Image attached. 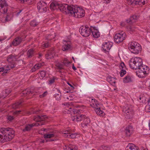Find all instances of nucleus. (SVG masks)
I'll list each match as a JSON object with an SVG mask.
<instances>
[{
    "label": "nucleus",
    "mask_w": 150,
    "mask_h": 150,
    "mask_svg": "<svg viewBox=\"0 0 150 150\" xmlns=\"http://www.w3.org/2000/svg\"><path fill=\"white\" fill-rule=\"evenodd\" d=\"M61 9H62L63 13L76 18H81L85 15L84 10L82 8L77 6L65 4Z\"/></svg>",
    "instance_id": "obj_1"
},
{
    "label": "nucleus",
    "mask_w": 150,
    "mask_h": 150,
    "mask_svg": "<svg viewBox=\"0 0 150 150\" xmlns=\"http://www.w3.org/2000/svg\"><path fill=\"white\" fill-rule=\"evenodd\" d=\"M0 138L1 142H5L11 140L14 136V131L11 128L8 127L0 129Z\"/></svg>",
    "instance_id": "obj_2"
},
{
    "label": "nucleus",
    "mask_w": 150,
    "mask_h": 150,
    "mask_svg": "<svg viewBox=\"0 0 150 150\" xmlns=\"http://www.w3.org/2000/svg\"><path fill=\"white\" fill-rule=\"evenodd\" d=\"M46 115H37L34 117V120L38 122V123H33L32 124L26 125L25 128L23 131L24 132L28 131L30 130L33 126H38L42 125L45 124L44 121L46 118Z\"/></svg>",
    "instance_id": "obj_3"
},
{
    "label": "nucleus",
    "mask_w": 150,
    "mask_h": 150,
    "mask_svg": "<svg viewBox=\"0 0 150 150\" xmlns=\"http://www.w3.org/2000/svg\"><path fill=\"white\" fill-rule=\"evenodd\" d=\"M142 64V59L139 57L132 58L129 61V66L133 69H138Z\"/></svg>",
    "instance_id": "obj_4"
},
{
    "label": "nucleus",
    "mask_w": 150,
    "mask_h": 150,
    "mask_svg": "<svg viewBox=\"0 0 150 150\" xmlns=\"http://www.w3.org/2000/svg\"><path fill=\"white\" fill-rule=\"evenodd\" d=\"M129 49L131 52L135 54L139 53L141 50L140 44L135 42H132L129 44Z\"/></svg>",
    "instance_id": "obj_5"
},
{
    "label": "nucleus",
    "mask_w": 150,
    "mask_h": 150,
    "mask_svg": "<svg viewBox=\"0 0 150 150\" xmlns=\"http://www.w3.org/2000/svg\"><path fill=\"white\" fill-rule=\"evenodd\" d=\"M137 75L139 78H143L145 74L149 73V68L147 66L142 64L137 69Z\"/></svg>",
    "instance_id": "obj_6"
},
{
    "label": "nucleus",
    "mask_w": 150,
    "mask_h": 150,
    "mask_svg": "<svg viewBox=\"0 0 150 150\" xmlns=\"http://www.w3.org/2000/svg\"><path fill=\"white\" fill-rule=\"evenodd\" d=\"M122 111L125 117L129 119L130 118L133 113V111L128 104L125 105L123 108Z\"/></svg>",
    "instance_id": "obj_7"
},
{
    "label": "nucleus",
    "mask_w": 150,
    "mask_h": 150,
    "mask_svg": "<svg viewBox=\"0 0 150 150\" xmlns=\"http://www.w3.org/2000/svg\"><path fill=\"white\" fill-rule=\"evenodd\" d=\"M91 28H90L88 26H82L80 27L79 32L80 34L83 37L89 36L91 33Z\"/></svg>",
    "instance_id": "obj_8"
},
{
    "label": "nucleus",
    "mask_w": 150,
    "mask_h": 150,
    "mask_svg": "<svg viewBox=\"0 0 150 150\" xmlns=\"http://www.w3.org/2000/svg\"><path fill=\"white\" fill-rule=\"evenodd\" d=\"M126 36L125 33L123 31H122L115 35L114 41L116 42L120 43L125 39Z\"/></svg>",
    "instance_id": "obj_9"
},
{
    "label": "nucleus",
    "mask_w": 150,
    "mask_h": 150,
    "mask_svg": "<svg viewBox=\"0 0 150 150\" xmlns=\"http://www.w3.org/2000/svg\"><path fill=\"white\" fill-rule=\"evenodd\" d=\"M37 8L39 12L45 13L48 8V3L44 1H40L37 4Z\"/></svg>",
    "instance_id": "obj_10"
},
{
    "label": "nucleus",
    "mask_w": 150,
    "mask_h": 150,
    "mask_svg": "<svg viewBox=\"0 0 150 150\" xmlns=\"http://www.w3.org/2000/svg\"><path fill=\"white\" fill-rule=\"evenodd\" d=\"M8 6V3L7 0H0V12L6 13Z\"/></svg>",
    "instance_id": "obj_11"
},
{
    "label": "nucleus",
    "mask_w": 150,
    "mask_h": 150,
    "mask_svg": "<svg viewBox=\"0 0 150 150\" xmlns=\"http://www.w3.org/2000/svg\"><path fill=\"white\" fill-rule=\"evenodd\" d=\"M64 5L59 3L56 1L52 2L50 4V9L52 10L59 9L62 12V9H61L63 7Z\"/></svg>",
    "instance_id": "obj_12"
},
{
    "label": "nucleus",
    "mask_w": 150,
    "mask_h": 150,
    "mask_svg": "<svg viewBox=\"0 0 150 150\" xmlns=\"http://www.w3.org/2000/svg\"><path fill=\"white\" fill-rule=\"evenodd\" d=\"M84 117L83 119V122L81 123V125L82 127L86 129L87 127L90 126V119L84 115Z\"/></svg>",
    "instance_id": "obj_13"
},
{
    "label": "nucleus",
    "mask_w": 150,
    "mask_h": 150,
    "mask_svg": "<svg viewBox=\"0 0 150 150\" xmlns=\"http://www.w3.org/2000/svg\"><path fill=\"white\" fill-rule=\"evenodd\" d=\"M112 46V43L109 42H105L102 45V48L105 52L108 54Z\"/></svg>",
    "instance_id": "obj_14"
},
{
    "label": "nucleus",
    "mask_w": 150,
    "mask_h": 150,
    "mask_svg": "<svg viewBox=\"0 0 150 150\" xmlns=\"http://www.w3.org/2000/svg\"><path fill=\"white\" fill-rule=\"evenodd\" d=\"M133 132V127L131 125H129L126 127L125 132L126 137H129L132 134Z\"/></svg>",
    "instance_id": "obj_15"
},
{
    "label": "nucleus",
    "mask_w": 150,
    "mask_h": 150,
    "mask_svg": "<svg viewBox=\"0 0 150 150\" xmlns=\"http://www.w3.org/2000/svg\"><path fill=\"white\" fill-rule=\"evenodd\" d=\"M78 134L76 133H71L69 131H65L63 133V136L65 137H68L70 138L74 139L76 138Z\"/></svg>",
    "instance_id": "obj_16"
},
{
    "label": "nucleus",
    "mask_w": 150,
    "mask_h": 150,
    "mask_svg": "<svg viewBox=\"0 0 150 150\" xmlns=\"http://www.w3.org/2000/svg\"><path fill=\"white\" fill-rule=\"evenodd\" d=\"M5 16H4V19H1V21L3 23L10 21L14 15L13 13H7L5 14Z\"/></svg>",
    "instance_id": "obj_17"
},
{
    "label": "nucleus",
    "mask_w": 150,
    "mask_h": 150,
    "mask_svg": "<svg viewBox=\"0 0 150 150\" xmlns=\"http://www.w3.org/2000/svg\"><path fill=\"white\" fill-rule=\"evenodd\" d=\"M84 115H75L71 117V120L74 122H79L83 120Z\"/></svg>",
    "instance_id": "obj_18"
},
{
    "label": "nucleus",
    "mask_w": 150,
    "mask_h": 150,
    "mask_svg": "<svg viewBox=\"0 0 150 150\" xmlns=\"http://www.w3.org/2000/svg\"><path fill=\"white\" fill-rule=\"evenodd\" d=\"M24 40V39L21 37H16L13 40L12 44L14 46H17L20 44L22 41Z\"/></svg>",
    "instance_id": "obj_19"
},
{
    "label": "nucleus",
    "mask_w": 150,
    "mask_h": 150,
    "mask_svg": "<svg viewBox=\"0 0 150 150\" xmlns=\"http://www.w3.org/2000/svg\"><path fill=\"white\" fill-rule=\"evenodd\" d=\"M93 29H91V32L92 35L94 37L98 38L100 36L99 32L98 30L95 29L94 28H93Z\"/></svg>",
    "instance_id": "obj_20"
},
{
    "label": "nucleus",
    "mask_w": 150,
    "mask_h": 150,
    "mask_svg": "<svg viewBox=\"0 0 150 150\" xmlns=\"http://www.w3.org/2000/svg\"><path fill=\"white\" fill-rule=\"evenodd\" d=\"M55 55V51L54 49H52L46 55V57L47 59H51Z\"/></svg>",
    "instance_id": "obj_21"
},
{
    "label": "nucleus",
    "mask_w": 150,
    "mask_h": 150,
    "mask_svg": "<svg viewBox=\"0 0 150 150\" xmlns=\"http://www.w3.org/2000/svg\"><path fill=\"white\" fill-rule=\"evenodd\" d=\"M91 103L90 104V105L93 108H94L95 109L99 108L98 105L99 104L98 102L95 99H91Z\"/></svg>",
    "instance_id": "obj_22"
},
{
    "label": "nucleus",
    "mask_w": 150,
    "mask_h": 150,
    "mask_svg": "<svg viewBox=\"0 0 150 150\" xmlns=\"http://www.w3.org/2000/svg\"><path fill=\"white\" fill-rule=\"evenodd\" d=\"M133 81V77L130 75H128L125 76L123 79V82L125 83L132 82Z\"/></svg>",
    "instance_id": "obj_23"
},
{
    "label": "nucleus",
    "mask_w": 150,
    "mask_h": 150,
    "mask_svg": "<svg viewBox=\"0 0 150 150\" xmlns=\"http://www.w3.org/2000/svg\"><path fill=\"white\" fill-rule=\"evenodd\" d=\"M126 150H139L134 144H129L126 147Z\"/></svg>",
    "instance_id": "obj_24"
},
{
    "label": "nucleus",
    "mask_w": 150,
    "mask_h": 150,
    "mask_svg": "<svg viewBox=\"0 0 150 150\" xmlns=\"http://www.w3.org/2000/svg\"><path fill=\"white\" fill-rule=\"evenodd\" d=\"M65 150H77V147L74 145H69L68 146H65L64 148Z\"/></svg>",
    "instance_id": "obj_25"
},
{
    "label": "nucleus",
    "mask_w": 150,
    "mask_h": 150,
    "mask_svg": "<svg viewBox=\"0 0 150 150\" xmlns=\"http://www.w3.org/2000/svg\"><path fill=\"white\" fill-rule=\"evenodd\" d=\"M107 80L111 84L114 86L116 83L115 79L111 76H108L107 78Z\"/></svg>",
    "instance_id": "obj_26"
},
{
    "label": "nucleus",
    "mask_w": 150,
    "mask_h": 150,
    "mask_svg": "<svg viewBox=\"0 0 150 150\" xmlns=\"http://www.w3.org/2000/svg\"><path fill=\"white\" fill-rule=\"evenodd\" d=\"M42 66V65L41 63H38L34 66L31 71L32 72H34L37 70L39 69Z\"/></svg>",
    "instance_id": "obj_27"
},
{
    "label": "nucleus",
    "mask_w": 150,
    "mask_h": 150,
    "mask_svg": "<svg viewBox=\"0 0 150 150\" xmlns=\"http://www.w3.org/2000/svg\"><path fill=\"white\" fill-rule=\"evenodd\" d=\"M33 93V91L30 89L27 88L22 92V94L24 96Z\"/></svg>",
    "instance_id": "obj_28"
},
{
    "label": "nucleus",
    "mask_w": 150,
    "mask_h": 150,
    "mask_svg": "<svg viewBox=\"0 0 150 150\" xmlns=\"http://www.w3.org/2000/svg\"><path fill=\"white\" fill-rule=\"evenodd\" d=\"M17 56L15 55H9L8 57L7 61L9 62H11L12 61L16 60Z\"/></svg>",
    "instance_id": "obj_29"
},
{
    "label": "nucleus",
    "mask_w": 150,
    "mask_h": 150,
    "mask_svg": "<svg viewBox=\"0 0 150 150\" xmlns=\"http://www.w3.org/2000/svg\"><path fill=\"white\" fill-rule=\"evenodd\" d=\"M34 54V50L32 48L28 50L27 52V55L28 57L30 58L32 57Z\"/></svg>",
    "instance_id": "obj_30"
},
{
    "label": "nucleus",
    "mask_w": 150,
    "mask_h": 150,
    "mask_svg": "<svg viewBox=\"0 0 150 150\" xmlns=\"http://www.w3.org/2000/svg\"><path fill=\"white\" fill-rule=\"evenodd\" d=\"M140 15L139 14H135L132 16L130 18V20L129 21H127V23H129V22H132L133 21L132 20H136L138 19L139 18V17Z\"/></svg>",
    "instance_id": "obj_31"
},
{
    "label": "nucleus",
    "mask_w": 150,
    "mask_h": 150,
    "mask_svg": "<svg viewBox=\"0 0 150 150\" xmlns=\"http://www.w3.org/2000/svg\"><path fill=\"white\" fill-rule=\"evenodd\" d=\"M71 46L70 45L67 43H66L62 46V49L63 51H66L70 49Z\"/></svg>",
    "instance_id": "obj_32"
},
{
    "label": "nucleus",
    "mask_w": 150,
    "mask_h": 150,
    "mask_svg": "<svg viewBox=\"0 0 150 150\" xmlns=\"http://www.w3.org/2000/svg\"><path fill=\"white\" fill-rule=\"evenodd\" d=\"M96 113L101 116H103L104 115V112L100 110V107L95 110Z\"/></svg>",
    "instance_id": "obj_33"
},
{
    "label": "nucleus",
    "mask_w": 150,
    "mask_h": 150,
    "mask_svg": "<svg viewBox=\"0 0 150 150\" xmlns=\"http://www.w3.org/2000/svg\"><path fill=\"white\" fill-rule=\"evenodd\" d=\"M56 136V134L55 133H53L50 134H45L44 135V137L45 139L50 138L52 137H55Z\"/></svg>",
    "instance_id": "obj_34"
},
{
    "label": "nucleus",
    "mask_w": 150,
    "mask_h": 150,
    "mask_svg": "<svg viewBox=\"0 0 150 150\" xmlns=\"http://www.w3.org/2000/svg\"><path fill=\"white\" fill-rule=\"evenodd\" d=\"M55 36V33L53 32L52 34L49 35L47 36L46 39L48 40H50L54 38Z\"/></svg>",
    "instance_id": "obj_35"
},
{
    "label": "nucleus",
    "mask_w": 150,
    "mask_h": 150,
    "mask_svg": "<svg viewBox=\"0 0 150 150\" xmlns=\"http://www.w3.org/2000/svg\"><path fill=\"white\" fill-rule=\"evenodd\" d=\"M59 93H56L54 95V97L57 100H59L61 99V93L59 90H57Z\"/></svg>",
    "instance_id": "obj_36"
},
{
    "label": "nucleus",
    "mask_w": 150,
    "mask_h": 150,
    "mask_svg": "<svg viewBox=\"0 0 150 150\" xmlns=\"http://www.w3.org/2000/svg\"><path fill=\"white\" fill-rule=\"evenodd\" d=\"M144 82L145 86L150 89V79H146L144 80Z\"/></svg>",
    "instance_id": "obj_37"
},
{
    "label": "nucleus",
    "mask_w": 150,
    "mask_h": 150,
    "mask_svg": "<svg viewBox=\"0 0 150 150\" xmlns=\"http://www.w3.org/2000/svg\"><path fill=\"white\" fill-rule=\"evenodd\" d=\"M57 80V78L54 76H53L50 79L49 81V84L51 85L53 84L55 81Z\"/></svg>",
    "instance_id": "obj_38"
},
{
    "label": "nucleus",
    "mask_w": 150,
    "mask_h": 150,
    "mask_svg": "<svg viewBox=\"0 0 150 150\" xmlns=\"http://www.w3.org/2000/svg\"><path fill=\"white\" fill-rule=\"evenodd\" d=\"M22 103L21 102H18L13 104L12 105V107L13 108L16 109L19 108Z\"/></svg>",
    "instance_id": "obj_39"
},
{
    "label": "nucleus",
    "mask_w": 150,
    "mask_h": 150,
    "mask_svg": "<svg viewBox=\"0 0 150 150\" xmlns=\"http://www.w3.org/2000/svg\"><path fill=\"white\" fill-rule=\"evenodd\" d=\"M137 0H127V3L129 5L137 4Z\"/></svg>",
    "instance_id": "obj_40"
},
{
    "label": "nucleus",
    "mask_w": 150,
    "mask_h": 150,
    "mask_svg": "<svg viewBox=\"0 0 150 150\" xmlns=\"http://www.w3.org/2000/svg\"><path fill=\"white\" fill-rule=\"evenodd\" d=\"M39 23L37 22L35 20H33L30 23V24L31 26L34 27L36 26Z\"/></svg>",
    "instance_id": "obj_41"
},
{
    "label": "nucleus",
    "mask_w": 150,
    "mask_h": 150,
    "mask_svg": "<svg viewBox=\"0 0 150 150\" xmlns=\"http://www.w3.org/2000/svg\"><path fill=\"white\" fill-rule=\"evenodd\" d=\"M39 111L37 110L36 109H34L33 110H31L30 111H28L26 113L28 115L31 114H37L38 113Z\"/></svg>",
    "instance_id": "obj_42"
},
{
    "label": "nucleus",
    "mask_w": 150,
    "mask_h": 150,
    "mask_svg": "<svg viewBox=\"0 0 150 150\" xmlns=\"http://www.w3.org/2000/svg\"><path fill=\"white\" fill-rule=\"evenodd\" d=\"M14 113L16 114H21L25 115L26 113L23 110H16L14 112Z\"/></svg>",
    "instance_id": "obj_43"
},
{
    "label": "nucleus",
    "mask_w": 150,
    "mask_h": 150,
    "mask_svg": "<svg viewBox=\"0 0 150 150\" xmlns=\"http://www.w3.org/2000/svg\"><path fill=\"white\" fill-rule=\"evenodd\" d=\"M46 75V72L45 71H42L40 72V77H41L42 78H40V79H43L44 77Z\"/></svg>",
    "instance_id": "obj_44"
},
{
    "label": "nucleus",
    "mask_w": 150,
    "mask_h": 150,
    "mask_svg": "<svg viewBox=\"0 0 150 150\" xmlns=\"http://www.w3.org/2000/svg\"><path fill=\"white\" fill-rule=\"evenodd\" d=\"M137 4L139 5H141L142 4L143 5H144L146 4V1L144 0H137Z\"/></svg>",
    "instance_id": "obj_45"
},
{
    "label": "nucleus",
    "mask_w": 150,
    "mask_h": 150,
    "mask_svg": "<svg viewBox=\"0 0 150 150\" xmlns=\"http://www.w3.org/2000/svg\"><path fill=\"white\" fill-rule=\"evenodd\" d=\"M74 96L73 94L71 93L69 94V96L66 97V99L68 100H72Z\"/></svg>",
    "instance_id": "obj_46"
},
{
    "label": "nucleus",
    "mask_w": 150,
    "mask_h": 150,
    "mask_svg": "<svg viewBox=\"0 0 150 150\" xmlns=\"http://www.w3.org/2000/svg\"><path fill=\"white\" fill-rule=\"evenodd\" d=\"M126 73V71L124 69H122L120 72V76L123 77Z\"/></svg>",
    "instance_id": "obj_47"
},
{
    "label": "nucleus",
    "mask_w": 150,
    "mask_h": 150,
    "mask_svg": "<svg viewBox=\"0 0 150 150\" xmlns=\"http://www.w3.org/2000/svg\"><path fill=\"white\" fill-rule=\"evenodd\" d=\"M120 68L122 69H126V66H125L124 63L123 62H121L120 66Z\"/></svg>",
    "instance_id": "obj_48"
},
{
    "label": "nucleus",
    "mask_w": 150,
    "mask_h": 150,
    "mask_svg": "<svg viewBox=\"0 0 150 150\" xmlns=\"http://www.w3.org/2000/svg\"><path fill=\"white\" fill-rule=\"evenodd\" d=\"M50 46L49 43L48 42L44 43L42 45V47L43 48H47Z\"/></svg>",
    "instance_id": "obj_49"
},
{
    "label": "nucleus",
    "mask_w": 150,
    "mask_h": 150,
    "mask_svg": "<svg viewBox=\"0 0 150 150\" xmlns=\"http://www.w3.org/2000/svg\"><path fill=\"white\" fill-rule=\"evenodd\" d=\"M69 63V62L67 60H64L62 62L63 65L66 66H67Z\"/></svg>",
    "instance_id": "obj_50"
},
{
    "label": "nucleus",
    "mask_w": 150,
    "mask_h": 150,
    "mask_svg": "<svg viewBox=\"0 0 150 150\" xmlns=\"http://www.w3.org/2000/svg\"><path fill=\"white\" fill-rule=\"evenodd\" d=\"M22 11V10H19L17 11L16 12H14L13 13V15H16L17 16H18L19 15Z\"/></svg>",
    "instance_id": "obj_51"
},
{
    "label": "nucleus",
    "mask_w": 150,
    "mask_h": 150,
    "mask_svg": "<svg viewBox=\"0 0 150 150\" xmlns=\"http://www.w3.org/2000/svg\"><path fill=\"white\" fill-rule=\"evenodd\" d=\"M1 13L0 15V20L1 21V19H4V16H5V13Z\"/></svg>",
    "instance_id": "obj_52"
},
{
    "label": "nucleus",
    "mask_w": 150,
    "mask_h": 150,
    "mask_svg": "<svg viewBox=\"0 0 150 150\" xmlns=\"http://www.w3.org/2000/svg\"><path fill=\"white\" fill-rule=\"evenodd\" d=\"M7 119L9 121H11L14 119V117L13 116L8 115L7 116Z\"/></svg>",
    "instance_id": "obj_53"
},
{
    "label": "nucleus",
    "mask_w": 150,
    "mask_h": 150,
    "mask_svg": "<svg viewBox=\"0 0 150 150\" xmlns=\"http://www.w3.org/2000/svg\"><path fill=\"white\" fill-rule=\"evenodd\" d=\"M103 150H110V148L106 146H101Z\"/></svg>",
    "instance_id": "obj_54"
},
{
    "label": "nucleus",
    "mask_w": 150,
    "mask_h": 150,
    "mask_svg": "<svg viewBox=\"0 0 150 150\" xmlns=\"http://www.w3.org/2000/svg\"><path fill=\"white\" fill-rule=\"evenodd\" d=\"M80 110V109L77 110L76 109H74V110L73 111L74 113H78V114H79L80 113H81Z\"/></svg>",
    "instance_id": "obj_55"
},
{
    "label": "nucleus",
    "mask_w": 150,
    "mask_h": 150,
    "mask_svg": "<svg viewBox=\"0 0 150 150\" xmlns=\"http://www.w3.org/2000/svg\"><path fill=\"white\" fill-rule=\"evenodd\" d=\"M146 111L147 112H150V105H146L145 107Z\"/></svg>",
    "instance_id": "obj_56"
},
{
    "label": "nucleus",
    "mask_w": 150,
    "mask_h": 150,
    "mask_svg": "<svg viewBox=\"0 0 150 150\" xmlns=\"http://www.w3.org/2000/svg\"><path fill=\"white\" fill-rule=\"evenodd\" d=\"M144 98L142 97H140L139 98V100H140V102L143 103V100L144 99Z\"/></svg>",
    "instance_id": "obj_57"
},
{
    "label": "nucleus",
    "mask_w": 150,
    "mask_h": 150,
    "mask_svg": "<svg viewBox=\"0 0 150 150\" xmlns=\"http://www.w3.org/2000/svg\"><path fill=\"white\" fill-rule=\"evenodd\" d=\"M47 92L46 91L44 92L42 94L40 95V97H45L47 94Z\"/></svg>",
    "instance_id": "obj_58"
},
{
    "label": "nucleus",
    "mask_w": 150,
    "mask_h": 150,
    "mask_svg": "<svg viewBox=\"0 0 150 150\" xmlns=\"http://www.w3.org/2000/svg\"><path fill=\"white\" fill-rule=\"evenodd\" d=\"M8 70H7V69H6L4 71V72L2 74V76H4L5 75V74L7 73L8 72Z\"/></svg>",
    "instance_id": "obj_59"
},
{
    "label": "nucleus",
    "mask_w": 150,
    "mask_h": 150,
    "mask_svg": "<svg viewBox=\"0 0 150 150\" xmlns=\"http://www.w3.org/2000/svg\"><path fill=\"white\" fill-rule=\"evenodd\" d=\"M6 69L7 70H10L11 68L10 67V66H9V65H7L6 66Z\"/></svg>",
    "instance_id": "obj_60"
},
{
    "label": "nucleus",
    "mask_w": 150,
    "mask_h": 150,
    "mask_svg": "<svg viewBox=\"0 0 150 150\" xmlns=\"http://www.w3.org/2000/svg\"><path fill=\"white\" fill-rule=\"evenodd\" d=\"M9 66H10V67L11 68V69H12L15 67V65L14 64H9Z\"/></svg>",
    "instance_id": "obj_61"
},
{
    "label": "nucleus",
    "mask_w": 150,
    "mask_h": 150,
    "mask_svg": "<svg viewBox=\"0 0 150 150\" xmlns=\"http://www.w3.org/2000/svg\"><path fill=\"white\" fill-rule=\"evenodd\" d=\"M67 84H68L70 86L71 88V89H74V87L72 86V85L70 83H67Z\"/></svg>",
    "instance_id": "obj_62"
},
{
    "label": "nucleus",
    "mask_w": 150,
    "mask_h": 150,
    "mask_svg": "<svg viewBox=\"0 0 150 150\" xmlns=\"http://www.w3.org/2000/svg\"><path fill=\"white\" fill-rule=\"evenodd\" d=\"M4 70V67L0 68V72L1 71H3Z\"/></svg>",
    "instance_id": "obj_63"
},
{
    "label": "nucleus",
    "mask_w": 150,
    "mask_h": 150,
    "mask_svg": "<svg viewBox=\"0 0 150 150\" xmlns=\"http://www.w3.org/2000/svg\"><path fill=\"white\" fill-rule=\"evenodd\" d=\"M72 68L74 70H76V68L74 66V65H73V66L72 67Z\"/></svg>",
    "instance_id": "obj_64"
}]
</instances>
